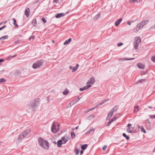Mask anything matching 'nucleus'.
<instances>
[{"label":"nucleus","instance_id":"f257e3e1","mask_svg":"<svg viewBox=\"0 0 155 155\" xmlns=\"http://www.w3.org/2000/svg\"><path fill=\"white\" fill-rule=\"evenodd\" d=\"M38 142L41 147L46 150L48 149L49 143L47 141L44 140L41 138H40L38 139Z\"/></svg>","mask_w":155,"mask_h":155},{"label":"nucleus","instance_id":"f03ea898","mask_svg":"<svg viewBox=\"0 0 155 155\" xmlns=\"http://www.w3.org/2000/svg\"><path fill=\"white\" fill-rule=\"evenodd\" d=\"M148 20H143L141 22L137 25L136 28L134 29V31L137 32L139 30L142 29L143 26L147 24Z\"/></svg>","mask_w":155,"mask_h":155},{"label":"nucleus","instance_id":"7ed1b4c3","mask_svg":"<svg viewBox=\"0 0 155 155\" xmlns=\"http://www.w3.org/2000/svg\"><path fill=\"white\" fill-rule=\"evenodd\" d=\"M40 102V100L38 98H35L32 101L31 104V107L33 110H35L36 107L38 106Z\"/></svg>","mask_w":155,"mask_h":155},{"label":"nucleus","instance_id":"20e7f679","mask_svg":"<svg viewBox=\"0 0 155 155\" xmlns=\"http://www.w3.org/2000/svg\"><path fill=\"white\" fill-rule=\"evenodd\" d=\"M141 40L140 37H136L135 38L134 42V46L135 49L137 50L138 49L139 44Z\"/></svg>","mask_w":155,"mask_h":155},{"label":"nucleus","instance_id":"39448f33","mask_svg":"<svg viewBox=\"0 0 155 155\" xmlns=\"http://www.w3.org/2000/svg\"><path fill=\"white\" fill-rule=\"evenodd\" d=\"M59 126L60 124H59L58 123L56 125L54 123H53L51 128V132L53 133H56L57 132L60 130Z\"/></svg>","mask_w":155,"mask_h":155},{"label":"nucleus","instance_id":"423d86ee","mask_svg":"<svg viewBox=\"0 0 155 155\" xmlns=\"http://www.w3.org/2000/svg\"><path fill=\"white\" fill-rule=\"evenodd\" d=\"M43 62L42 60L37 61L33 64L32 67L34 69L39 68L42 65Z\"/></svg>","mask_w":155,"mask_h":155},{"label":"nucleus","instance_id":"0eeeda50","mask_svg":"<svg viewBox=\"0 0 155 155\" xmlns=\"http://www.w3.org/2000/svg\"><path fill=\"white\" fill-rule=\"evenodd\" d=\"M131 124H129L127 125L128 128L127 129V131L129 133H131L134 130V127H131Z\"/></svg>","mask_w":155,"mask_h":155},{"label":"nucleus","instance_id":"6e6552de","mask_svg":"<svg viewBox=\"0 0 155 155\" xmlns=\"http://www.w3.org/2000/svg\"><path fill=\"white\" fill-rule=\"evenodd\" d=\"M95 82V80L93 77L91 78L86 83V84H93Z\"/></svg>","mask_w":155,"mask_h":155},{"label":"nucleus","instance_id":"1a4fd4ad","mask_svg":"<svg viewBox=\"0 0 155 155\" xmlns=\"http://www.w3.org/2000/svg\"><path fill=\"white\" fill-rule=\"evenodd\" d=\"M109 99L108 98L106 99H104L103 100L102 102H100L99 103H98L96 105L95 107V108L98 107H99L101 105L103 104H104L105 102L109 101Z\"/></svg>","mask_w":155,"mask_h":155},{"label":"nucleus","instance_id":"9d476101","mask_svg":"<svg viewBox=\"0 0 155 155\" xmlns=\"http://www.w3.org/2000/svg\"><path fill=\"white\" fill-rule=\"evenodd\" d=\"M91 84H87L86 86H84L83 88H80V91H83L84 90H87L89 88L91 87Z\"/></svg>","mask_w":155,"mask_h":155},{"label":"nucleus","instance_id":"9b49d317","mask_svg":"<svg viewBox=\"0 0 155 155\" xmlns=\"http://www.w3.org/2000/svg\"><path fill=\"white\" fill-rule=\"evenodd\" d=\"M61 140L62 141L63 144H65L68 140L67 137L64 136L61 137Z\"/></svg>","mask_w":155,"mask_h":155},{"label":"nucleus","instance_id":"f8f14e48","mask_svg":"<svg viewBox=\"0 0 155 155\" xmlns=\"http://www.w3.org/2000/svg\"><path fill=\"white\" fill-rule=\"evenodd\" d=\"M114 112L111 110L108 114L107 117V120H109L112 117Z\"/></svg>","mask_w":155,"mask_h":155},{"label":"nucleus","instance_id":"ddd939ff","mask_svg":"<svg viewBox=\"0 0 155 155\" xmlns=\"http://www.w3.org/2000/svg\"><path fill=\"white\" fill-rule=\"evenodd\" d=\"M137 66L138 68L141 69H143L145 67L144 65L141 63H138L137 64Z\"/></svg>","mask_w":155,"mask_h":155},{"label":"nucleus","instance_id":"4468645a","mask_svg":"<svg viewBox=\"0 0 155 155\" xmlns=\"http://www.w3.org/2000/svg\"><path fill=\"white\" fill-rule=\"evenodd\" d=\"M122 20V18H120L119 19L117 20L115 23V25L117 27L120 25Z\"/></svg>","mask_w":155,"mask_h":155},{"label":"nucleus","instance_id":"2eb2a0df","mask_svg":"<svg viewBox=\"0 0 155 155\" xmlns=\"http://www.w3.org/2000/svg\"><path fill=\"white\" fill-rule=\"evenodd\" d=\"M64 15L63 13H58L56 15L55 17L56 18H58L62 16H63Z\"/></svg>","mask_w":155,"mask_h":155},{"label":"nucleus","instance_id":"dca6fc26","mask_svg":"<svg viewBox=\"0 0 155 155\" xmlns=\"http://www.w3.org/2000/svg\"><path fill=\"white\" fill-rule=\"evenodd\" d=\"M24 137H23V136L22 135V133L20 134L18 137V141H20L22 140L24 138Z\"/></svg>","mask_w":155,"mask_h":155},{"label":"nucleus","instance_id":"f3484780","mask_svg":"<svg viewBox=\"0 0 155 155\" xmlns=\"http://www.w3.org/2000/svg\"><path fill=\"white\" fill-rule=\"evenodd\" d=\"M63 143L62 140H61L58 141L57 142V146L58 147H60L61 146V145Z\"/></svg>","mask_w":155,"mask_h":155},{"label":"nucleus","instance_id":"a211bd4d","mask_svg":"<svg viewBox=\"0 0 155 155\" xmlns=\"http://www.w3.org/2000/svg\"><path fill=\"white\" fill-rule=\"evenodd\" d=\"M80 100V98L78 97L77 99H75L73 101H72L71 103H72V105H74L76 102H77L79 100Z\"/></svg>","mask_w":155,"mask_h":155},{"label":"nucleus","instance_id":"6ab92c4d","mask_svg":"<svg viewBox=\"0 0 155 155\" xmlns=\"http://www.w3.org/2000/svg\"><path fill=\"white\" fill-rule=\"evenodd\" d=\"M25 14L26 15V17H28L29 15V8H27L26 9L25 11Z\"/></svg>","mask_w":155,"mask_h":155},{"label":"nucleus","instance_id":"aec40b11","mask_svg":"<svg viewBox=\"0 0 155 155\" xmlns=\"http://www.w3.org/2000/svg\"><path fill=\"white\" fill-rule=\"evenodd\" d=\"M8 39V35H6L5 36L2 37L0 38V40L1 41L4 40L5 39Z\"/></svg>","mask_w":155,"mask_h":155},{"label":"nucleus","instance_id":"412c9836","mask_svg":"<svg viewBox=\"0 0 155 155\" xmlns=\"http://www.w3.org/2000/svg\"><path fill=\"white\" fill-rule=\"evenodd\" d=\"M37 24V21L36 19H34L32 22V24L33 26H36Z\"/></svg>","mask_w":155,"mask_h":155},{"label":"nucleus","instance_id":"4be33fe9","mask_svg":"<svg viewBox=\"0 0 155 155\" xmlns=\"http://www.w3.org/2000/svg\"><path fill=\"white\" fill-rule=\"evenodd\" d=\"M71 38H69L68 40H66L64 43V45L68 44L71 41Z\"/></svg>","mask_w":155,"mask_h":155},{"label":"nucleus","instance_id":"5701e85b","mask_svg":"<svg viewBox=\"0 0 155 155\" xmlns=\"http://www.w3.org/2000/svg\"><path fill=\"white\" fill-rule=\"evenodd\" d=\"M118 107L117 106H115L111 110L113 112H116L118 109Z\"/></svg>","mask_w":155,"mask_h":155},{"label":"nucleus","instance_id":"b1692460","mask_svg":"<svg viewBox=\"0 0 155 155\" xmlns=\"http://www.w3.org/2000/svg\"><path fill=\"white\" fill-rule=\"evenodd\" d=\"M22 135L23 136V137L25 138L26 137L28 134V132L26 131H24L21 133Z\"/></svg>","mask_w":155,"mask_h":155},{"label":"nucleus","instance_id":"393cba45","mask_svg":"<svg viewBox=\"0 0 155 155\" xmlns=\"http://www.w3.org/2000/svg\"><path fill=\"white\" fill-rule=\"evenodd\" d=\"M88 145L87 144H85L83 145H82L81 146V149L82 150H84L86 149Z\"/></svg>","mask_w":155,"mask_h":155},{"label":"nucleus","instance_id":"a878e982","mask_svg":"<svg viewBox=\"0 0 155 155\" xmlns=\"http://www.w3.org/2000/svg\"><path fill=\"white\" fill-rule=\"evenodd\" d=\"M12 20L13 21V24L15 25V28H18V25L17 24V22L16 20L13 18L12 19Z\"/></svg>","mask_w":155,"mask_h":155},{"label":"nucleus","instance_id":"bb28decb","mask_svg":"<svg viewBox=\"0 0 155 155\" xmlns=\"http://www.w3.org/2000/svg\"><path fill=\"white\" fill-rule=\"evenodd\" d=\"M95 117V116L93 114H91L89 116H88L87 118V119L89 120H90L93 118Z\"/></svg>","mask_w":155,"mask_h":155},{"label":"nucleus","instance_id":"cd10ccee","mask_svg":"<svg viewBox=\"0 0 155 155\" xmlns=\"http://www.w3.org/2000/svg\"><path fill=\"white\" fill-rule=\"evenodd\" d=\"M139 107L138 106H136L134 107V112H137L139 111Z\"/></svg>","mask_w":155,"mask_h":155},{"label":"nucleus","instance_id":"c85d7f7f","mask_svg":"<svg viewBox=\"0 0 155 155\" xmlns=\"http://www.w3.org/2000/svg\"><path fill=\"white\" fill-rule=\"evenodd\" d=\"M147 81L146 79H143L139 80L137 82V84L142 83L143 81Z\"/></svg>","mask_w":155,"mask_h":155},{"label":"nucleus","instance_id":"c756f323","mask_svg":"<svg viewBox=\"0 0 155 155\" xmlns=\"http://www.w3.org/2000/svg\"><path fill=\"white\" fill-rule=\"evenodd\" d=\"M69 92V91L67 89H66L63 92V93L64 95H67Z\"/></svg>","mask_w":155,"mask_h":155},{"label":"nucleus","instance_id":"7c9ffc66","mask_svg":"<svg viewBox=\"0 0 155 155\" xmlns=\"http://www.w3.org/2000/svg\"><path fill=\"white\" fill-rule=\"evenodd\" d=\"M141 0H130L129 2L130 3H132L134 2H140Z\"/></svg>","mask_w":155,"mask_h":155},{"label":"nucleus","instance_id":"2f4dec72","mask_svg":"<svg viewBox=\"0 0 155 155\" xmlns=\"http://www.w3.org/2000/svg\"><path fill=\"white\" fill-rule=\"evenodd\" d=\"M122 135L124 137H125L126 139L127 140H129L130 138L129 137V136H127L125 133H123L122 134Z\"/></svg>","mask_w":155,"mask_h":155},{"label":"nucleus","instance_id":"473e14b6","mask_svg":"<svg viewBox=\"0 0 155 155\" xmlns=\"http://www.w3.org/2000/svg\"><path fill=\"white\" fill-rule=\"evenodd\" d=\"M71 137L72 138H74L75 137V134L74 132H72L71 133Z\"/></svg>","mask_w":155,"mask_h":155},{"label":"nucleus","instance_id":"72a5a7b5","mask_svg":"<svg viewBox=\"0 0 155 155\" xmlns=\"http://www.w3.org/2000/svg\"><path fill=\"white\" fill-rule=\"evenodd\" d=\"M141 132H143L144 134H145L146 133V131L144 129L143 126H141Z\"/></svg>","mask_w":155,"mask_h":155},{"label":"nucleus","instance_id":"f704fd0d","mask_svg":"<svg viewBox=\"0 0 155 155\" xmlns=\"http://www.w3.org/2000/svg\"><path fill=\"white\" fill-rule=\"evenodd\" d=\"M100 16V15L99 14H98L95 17H94V19L95 20L97 19L98 18H99Z\"/></svg>","mask_w":155,"mask_h":155},{"label":"nucleus","instance_id":"c9c22d12","mask_svg":"<svg viewBox=\"0 0 155 155\" xmlns=\"http://www.w3.org/2000/svg\"><path fill=\"white\" fill-rule=\"evenodd\" d=\"M6 81V80L3 78H1L0 79V83H3L5 82Z\"/></svg>","mask_w":155,"mask_h":155},{"label":"nucleus","instance_id":"e433bc0d","mask_svg":"<svg viewBox=\"0 0 155 155\" xmlns=\"http://www.w3.org/2000/svg\"><path fill=\"white\" fill-rule=\"evenodd\" d=\"M134 59V58H126L122 59H121V60H133Z\"/></svg>","mask_w":155,"mask_h":155},{"label":"nucleus","instance_id":"4c0bfd02","mask_svg":"<svg viewBox=\"0 0 155 155\" xmlns=\"http://www.w3.org/2000/svg\"><path fill=\"white\" fill-rule=\"evenodd\" d=\"M135 21L134 20H133L131 21H129L127 22V24L128 25H131V23H133Z\"/></svg>","mask_w":155,"mask_h":155},{"label":"nucleus","instance_id":"58836bf2","mask_svg":"<svg viewBox=\"0 0 155 155\" xmlns=\"http://www.w3.org/2000/svg\"><path fill=\"white\" fill-rule=\"evenodd\" d=\"M146 124L149 126H150V122L149 120L147 119L146 120Z\"/></svg>","mask_w":155,"mask_h":155},{"label":"nucleus","instance_id":"ea45409f","mask_svg":"<svg viewBox=\"0 0 155 155\" xmlns=\"http://www.w3.org/2000/svg\"><path fill=\"white\" fill-rule=\"evenodd\" d=\"M95 107H93V108H90V109H89L88 110H86V112H88L89 111H90L91 110H94V109H95Z\"/></svg>","mask_w":155,"mask_h":155},{"label":"nucleus","instance_id":"a19ab883","mask_svg":"<svg viewBox=\"0 0 155 155\" xmlns=\"http://www.w3.org/2000/svg\"><path fill=\"white\" fill-rule=\"evenodd\" d=\"M75 151H76L75 153L76 154H78L79 152V150L78 149H75Z\"/></svg>","mask_w":155,"mask_h":155},{"label":"nucleus","instance_id":"79ce46f5","mask_svg":"<svg viewBox=\"0 0 155 155\" xmlns=\"http://www.w3.org/2000/svg\"><path fill=\"white\" fill-rule=\"evenodd\" d=\"M151 59L152 61L155 62V55L152 57Z\"/></svg>","mask_w":155,"mask_h":155},{"label":"nucleus","instance_id":"37998d69","mask_svg":"<svg viewBox=\"0 0 155 155\" xmlns=\"http://www.w3.org/2000/svg\"><path fill=\"white\" fill-rule=\"evenodd\" d=\"M77 69H78L77 68V67H74L72 69V72H75L77 70Z\"/></svg>","mask_w":155,"mask_h":155},{"label":"nucleus","instance_id":"c03bdc74","mask_svg":"<svg viewBox=\"0 0 155 155\" xmlns=\"http://www.w3.org/2000/svg\"><path fill=\"white\" fill-rule=\"evenodd\" d=\"M94 130V129L92 127L89 130V131H88V133H90L91 132H92V131H93Z\"/></svg>","mask_w":155,"mask_h":155},{"label":"nucleus","instance_id":"a18cd8bd","mask_svg":"<svg viewBox=\"0 0 155 155\" xmlns=\"http://www.w3.org/2000/svg\"><path fill=\"white\" fill-rule=\"evenodd\" d=\"M112 122L110 120L107 123V125H106V127H107L110 125Z\"/></svg>","mask_w":155,"mask_h":155},{"label":"nucleus","instance_id":"49530a36","mask_svg":"<svg viewBox=\"0 0 155 155\" xmlns=\"http://www.w3.org/2000/svg\"><path fill=\"white\" fill-rule=\"evenodd\" d=\"M116 119V117H113L111 119V120H111V121L112 122H113L114 121V120H115Z\"/></svg>","mask_w":155,"mask_h":155},{"label":"nucleus","instance_id":"de8ad7c7","mask_svg":"<svg viewBox=\"0 0 155 155\" xmlns=\"http://www.w3.org/2000/svg\"><path fill=\"white\" fill-rule=\"evenodd\" d=\"M41 19L42 20L44 23H45L47 21L44 18H42Z\"/></svg>","mask_w":155,"mask_h":155},{"label":"nucleus","instance_id":"09e8293b","mask_svg":"<svg viewBox=\"0 0 155 155\" xmlns=\"http://www.w3.org/2000/svg\"><path fill=\"white\" fill-rule=\"evenodd\" d=\"M150 118L153 119L155 118V115H150Z\"/></svg>","mask_w":155,"mask_h":155},{"label":"nucleus","instance_id":"8fccbe9b","mask_svg":"<svg viewBox=\"0 0 155 155\" xmlns=\"http://www.w3.org/2000/svg\"><path fill=\"white\" fill-rule=\"evenodd\" d=\"M123 45V43L122 42L118 43L117 44V45L118 47H120Z\"/></svg>","mask_w":155,"mask_h":155},{"label":"nucleus","instance_id":"3c124183","mask_svg":"<svg viewBox=\"0 0 155 155\" xmlns=\"http://www.w3.org/2000/svg\"><path fill=\"white\" fill-rule=\"evenodd\" d=\"M35 36L30 37V40L31 39L34 40L35 39Z\"/></svg>","mask_w":155,"mask_h":155},{"label":"nucleus","instance_id":"603ef678","mask_svg":"<svg viewBox=\"0 0 155 155\" xmlns=\"http://www.w3.org/2000/svg\"><path fill=\"white\" fill-rule=\"evenodd\" d=\"M107 147V145H104L103 147H102V149L103 150H104L106 147Z\"/></svg>","mask_w":155,"mask_h":155},{"label":"nucleus","instance_id":"864d4df0","mask_svg":"<svg viewBox=\"0 0 155 155\" xmlns=\"http://www.w3.org/2000/svg\"><path fill=\"white\" fill-rule=\"evenodd\" d=\"M72 103H71H71H69L68 104V107H71V106H72Z\"/></svg>","mask_w":155,"mask_h":155},{"label":"nucleus","instance_id":"5fc2aeb1","mask_svg":"<svg viewBox=\"0 0 155 155\" xmlns=\"http://www.w3.org/2000/svg\"><path fill=\"white\" fill-rule=\"evenodd\" d=\"M7 22V21H3L1 23H0V25L3 24H5Z\"/></svg>","mask_w":155,"mask_h":155},{"label":"nucleus","instance_id":"6e6d98bb","mask_svg":"<svg viewBox=\"0 0 155 155\" xmlns=\"http://www.w3.org/2000/svg\"><path fill=\"white\" fill-rule=\"evenodd\" d=\"M6 27V25H5L3 26V27H2V28H0V30H1L2 29H3L4 28H5Z\"/></svg>","mask_w":155,"mask_h":155},{"label":"nucleus","instance_id":"4d7b16f0","mask_svg":"<svg viewBox=\"0 0 155 155\" xmlns=\"http://www.w3.org/2000/svg\"><path fill=\"white\" fill-rule=\"evenodd\" d=\"M83 150H81V151H80V154L81 155L83 153Z\"/></svg>","mask_w":155,"mask_h":155},{"label":"nucleus","instance_id":"13d9d810","mask_svg":"<svg viewBox=\"0 0 155 155\" xmlns=\"http://www.w3.org/2000/svg\"><path fill=\"white\" fill-rule=\"evenodd\" d=\"M58 0H54L53 2L57 3L58 2Z\"/></svg>","mask_w":155,"mask_h":155},{"label":"nucleus","instance_id":"bf43d9fd","mask_svg":"<svg viewBox=\"0 0 155 155\" xmlns=\"http://www.w3.org/2000/svg\"><path fill=\"white\" fill-rule=\"evenodd\" d=\"M78 67H79V64H77L76 66L75 67H77V68L78 69Z\"/></svg>","mask_w":155,"mask_h":155},{"label":"nucleus","instance_id":"052dcab7","mask_svg":"<svg viewBox=\"0 0 155 155\" xmlns=\"http://www.w3.org/2000/svg\"><path fill=\"white\" fill-rule=\"evenodd\" d=\"M4 61V60L3 59H0V62H3Z\"/></svg>","mask_w":155,"mask_h":155},{"label":"nucleus","instance_id":"680f3d73","mask_svg":"<svg viewBox=\"0 0 155 155\" xmlns=\"http://www.w3.org/2000/svg\"><path fill=\"white\" fill-rule=\"evenodd\" d=\"M16 54H15V55H13V56L12 57V58H13V57H15V56H16Z\"/></svg>","mask_w":155,"mask_h":155},{"label":"nucleus","instance_id":"e2e57ef3","mask_svg":"<svg viewBox=\"0 0 155 155\" xmlns=\"http://www.w3.org/2000/svg\"><path fill=\"white\" fill-rule=\"evenodd\" d=\"M75 128H72V131H74L75 130Z\"/></svg>","mask_w":155,"mask_h":155},{"label":"nucleus","instance_id":"0e129e2a","mask_svg":"<svg viewBox=\"0 0 155 155\" xmlns=\"http://www.w3.org/2000/svg\"><path fill=\"white\" fill-rule=\"evenodd\" d=\"M148 108L149 109H151L152 108V107L151 106H149Z\"/></svg>","mask_w":155,"mask_h":155},{"label":"nucleus","instance_id":"69168bd1","mask_svg":"<svg viewBox=\"0 0 155 155\" xmlns=\"http://www.w3.org/2000/svg\"><path fill=\"white\" fill-rule=\"evenodd\" d=\"M137 127H138V128H140V126H139V125H138V124H137Z\"/></svg>","mask_w":155,"mask_h":155},{"label":"nucleus","instance_id":"338daca9","mask_svg":"<svg viewBox=\"0 0 155 155\" xmlns=\"http://www.w3.org/2000/svg\"><path fill=\"white\" fill-rule=\"evenodd\" d=\"M69 68H70V69H72V67L71 66H70L69 67Z\"/></svg>","mask_w":155,"mask_h":155},{"label":"nucleus","instance_id":"774afa93","mask_svg":"<svg viewBox=\"0 0 155 155\" xmlns=\"http://www.w3.org/2000/svg\"><path fill=\"white\" fill-rule=\"evenodd\" d=\"M78 126L77 127H76L75 129H77L78 128Z\"/></svg>","mask_w":155,"mask_h":155}]
</instances>
